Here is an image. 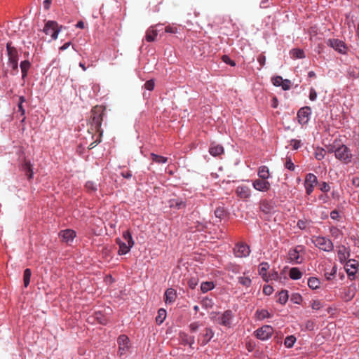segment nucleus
I'll return each mask as SVG.
<instances>
[{"mask_svg":"<svg viewBox=\"0 0 359 359\" xmlns=\"http://www.w3.org/2000/svg\"><path fill=\"white\" fill-rule=\"evenodd\" d=\"M104 109L101 106H95L91 110V116L90 118V127L88 130H91L99 134L97 139L90 144V149L93 148L97 144L101 142V136L103 130L101 128L102 122L103 121Z\"/></svg>","mask_w":359,"mask_h":359,"instance_id":"obj_1","label":"nucleus"},{"mask_svg":"<svg viewBox=\"0 0 359 359\" xmlns=\"http://www.w3.org/2000/svg\"><path fill=\"white\" fill-rule=\"evenodd\" d=\"M123 241L119 238L116 239V243L119 246V250L118 251L119 255H123L127 254L130 250V248L135 244L131 233H130L129 231L123 232Z\"/></svg>","mask_w":359,"mask_h":359,"instance_id":"obj_2","label":"nucleus"},{"mask_svg":"<svg viewBox=\"0 0 359 359\" xmlns=\"http://www.w3.org/2000/svg\"><path fill=\"white\" fill-rule=\"evenodd\" d=\"M62 27V26H60L57 22L53 20H48L46 22L43 29V32L46 35H50L53 40H56Z\"/></svg>","mask_w":359,"mask_h":359,"instance_id":"obj_3","label":"nucleus"},{"mask_svg":"<svg viewBox=\"0 0 359 359\" xmlns=\"http://www.w3.org/2000/svg\"><path fill=\"white\" fill-rule=\"evenodd\" d=\"M335 157L344 163H348L352 160V154L346 145H341L334 150Z\"/></svg>","mask_w":359,"mask_h":359,"instance_id":"obj_4","label":"nucleus"},{"mask_svg":"<svg viewBox=\"0 0 359 359\" xmlns=\"http://www.w3.org/2000/svg\"><path fill=\"white\" fill-rule=\"evenodd\" d=\"M316 247L325 252H332L334 249L333 243L329 238L323 236H316L313 239Z\"/></svg>","mask_w":359,"mask_h":359,"instance_id":"obj_5","label":"nucleus"},{"mask_svg":"<svg viewBox=\"0 0 359 359\" xmlns=\"http://www.w3.org/2000/svg\"><path fill=\"white\" fill-rule=\"evenodd\" d=\"M250 253V249L249 245L243 242L236 243L233 248V254L236 257H246Z\"/></svg>","mask_w":359,"mask_h":359,"instance_id":"obj_6","label":"nucleus"},{"mask_svg":"<svg viewBox=\"0 0 359 359\" xmlns=\"http://www.w3.org/2000/svg\"><path fill=\"white\" fill-rule=\"evenodd\" d=\"M304 246L297 245L294 249H291L288 252V258L290 262H294V264H300L303 261L302 257L300 255V252L304 251Z\"/></svg>","mask_w":359,"mask_h":359,"instance_id":"obj_7","label":"nucleus"},{"mask_svg":"<svg viewBox=\"0 0 359 359\" xmlns=\"http://www.w3.org/2000/svg\"><path fill=\"white\" fill-rule=\"evenodd\" d=\"M317 177L313 173H309L306 175L304 181V187L306 189V193L308 195H310L313 192L315 186L317 184Z\"/></svg>","mask_w":359,"mask_h":359,"instance_id":"obj_8","label":"nucleus"},{"mask_svg":"<svg viewBox=\"0 0 359 359\" xmlns=\"http://www.w3.org/2000/svg\"><path fill=\"white\" fill-rule=\"evenodd\" d=\"M273 332V329L271 326L264 325L256 330L255 335L261 340H266L271 337Z\"/></svg>","mask_w":359,"mask_h":359,"instance_id":"obj_9","label":"nucleus"},{"mask_svg":"<svg viewBox=\"0 0 359 359\" xmlns=\"http://www.w3.org/2000/svg\"><path fill=\"white\" fill-rule=\"evenodd\" d=\"M327 44L332 48H333L336 51L339 52L341 54H345L347 50V47L345 43L339 39H329L327 42Z\"/></svg>","mask_w":359,"mask_h":359,"instance_id":"obj_10","label":"nucleus"},{"mask_svg":"<svg viewBox=\"0 0 359 359\" xmlns=\"http://www.w3.org/2000/svg\"><path fill=\"white\" fill-rule=\"evenodd\" d=\"M356 291V286L355 285L353 284L349 287L344 288L341 297L345 302H349L354 298Z\"/></svg>","mask_w":359,"mask_h":359,"instance_id":"obj_11","label":"nucleus"},{"mask_svg":"<svg viewBox=\"0 0 359 359\" xmlns=\"http://www.w3.org/2000/svg\"><path fill=\"white\" fill-rule=\"evenodd\" d=\"M252 186L256 190L263 192L269 191L271 188V184L266 180L260 178L255 180Z\"/></svg>","mask_w":359,"mask_h":359,"instance_id":"obj_12","label":"nucleus"},{"mask_svg":"<svg viewBox=\"0 0 359 359\" xmlns=\"http://www.w3.org/2000/svg\"><path fill=\"white\" fill-rule=\"evenodd\" d=\"M311 113V109L309 107H302L297 113L299 122L301 124L306 123L309 120V116Z\"/></svg>","mask_w":359,"mask_h":359,"instance_id":"obj_13","label":"nucleus"},{"mask_svg":"<svg viewBox=\"0 0 359 359\" xmlns=\"http://www.w3.org/2000/svg\"><path fill=\"white\" fill-rule=\"evenodd\" d=\"M204 332H205L201 336V339L198 340L201 346L206 345L214 336V332L211 328L207 327L205 329Z\"/></svg>","mask_w":359,"mask_h":359,"instance_id":"obj_14","label":"nucleus"},{"mask_svg":"<svg viewBox=\"0 0 359 359\" xmlns=\"http://www.w3.org/2000/svg\"><path fill=\"white\" fill-rule=\"evenodd\" d=\"M358 263L354 259H349L345 264V269L348 276H354Z\"/></svg>","mask_w":359,"mask_h":359,"instance_id":"obj_15","label":"nucleus"},{"mask_svg":"<svg viewBox=\"0 0 359 359\" xmlns=\"http://www.w3.org/2000/svg\"><path fill=\"white\" fill-rule=\"evenodd\" d=\"M233 316L232 312L230 310H227L223 313V314L218 318V323L224 326H229L230 325V320Z\"/></svg>","mask_w":359,"mask_h":359,"instance_id":"obj_16","label":"nucleus"},{"mask_svg":"<svg viewBox=\"0 0 359 359\" xmlns=\"http://www.w3.org/2000/svg\"><path fill=\"white\" fill-rule=\"evenodd\" d=\"M59 235L62 238L64 241L69 243L76 236V232L72 229H65L61 231Z\"/></svg>","mask_w":359,"mask_h":359,"instance_id":"obj_17","label":"nucleus"},{"mask_svg":"<svg viewBox=\"0 0 359 359\" xmlns=\"http://www.w3.org/2000/svg\"><path fill=\"white\" fill-rule=\"evenodd\" d=\"M177 297L176 291L172 288H168L164 294V300L165 304L173 303Z\"/></svg>","mask_w":359,"mask_h":359,"instance_id":"obj_18","label":"nucleus"},{"mask_svg":"<svg viewBox=\"0 0 359 359\" xmlns=\"http://www.w3.org/2000/svg\"><path fill=\"white\" fill-rule=\"evenodd\" d=\"M6 49L8 52L9 62L18 60V51L15 48L11 46V42L7 43Z\"/></svg>","mask_w":359,"mask_h":359,"instance_id":"obj_19","label":"nucleus"},{"mask_svg":"<svg viewBox=\"0 0 359 359\" xmlns=\"http://www.w3.org/2000/svg\"><path fill=\"white\" fill-rule=\"evenodd\" d=\"M169 206L171 208L182 209L186 207V203L181 198H173L169 201Z\"/></svg>","mask_w":359,"mask_h":359,"instance_id":"obj_20","label":"nucleus"},{"mask_svg":"<svg viewBox=\"0 0 359 359\" xmlns=\"http://www.w3.org/2000/svg\"><path fill=\"white\" fill-rule=\"evenodd\" d=\"M337 255L339 260L340 262L343 263L346 262L349 257V252L347 250V248L345 246L341 245L339 247Z\"/></svg>","mask_w":359,"mask_h":359,"instance_id":"obj_21","label":"nucleus"},{"mask_svg":"<svg viewBox=\"0 0 359 359\" xmlns=\"http://www.w3.org/2000/svg\"><path fill=\"white\" fill-rule=\"evenodd\" d=\"M210 154L213 156H217L224 153V148L222 145L212 144L209 149Z\"/></svg>","mask_w":359,"mask_h":359,"instance_id":"obj_22","label":"nucleus"},{"mask_svg":"<svg viewBox=\"0 0 359 359\" xmlns=\"http://www.w3.org/2000/svg\"><path fill=\"white\" fill-rule=\"evenodd\" d=\"M257 175L260 179H269L270 177V173L268 167L265 165L260 166L258 169Z\"/></svg>","mask_w":359,"mask_h":359,"instance_id":"obj_23","label":"nucleus"},{"mask_svg":"<svg viewBox=\"0 0 359 359\" xmlns=\"http://www.w3.org/2000/svg\"><path fill=\"white\" fill-rule=\"evenodd\" d=\"M22 170L25 172L26 176L29 180L32 179L33 177V170L32 168V164L29 161H25L22 165Z\"/></svg>","mask_w":359,"mask_h":359,"instance_id":"obj_24","label":"nucleus"},{"mask_svg":"<svg viewBox=\"0 0 359 359\" xmlns=\"http://www.w3.org/2000/svg\"><path fill=\"white\" fill-rule=\"evenodd\" d=\"M269 267V265L266 262H262L260 264L259 266V273L262 277V278L268 281V278H266V271Z\"/></svg>","mask_w":359,"mask_h":359,"instance_id":"obj_25","label":"nucleus"},{"mask_svg":"<svg viewBox=\"0 0 359 359\" xmlns=\"http://www.w3.org/2000/svg\"><path fill=\"white\" fill-rule=\"evenodd\" d=\"M236 194L242 198H247L250 196V192L247 187H238L236 189Z\"/></svg>","mask_w":359,"mask_h":359,"instance_id":"obj_26","label":"nucleus"},{"mask_svg":"<svg viewBox=\"0 0 359 359\" xmlns=\"http://www.w3.org/2000/svg\"><path fill=\"white\" fill-rule=\"evenodd\" d=\"M118 346L129 348L130 339L126 335H121L117 339Z\"/></svg>","mask_w":359,"mask_h":359,"instance_id":"obj_27","label":"nucleus"},{"mask_svg":"<svg viewBox=\"0 0 359 359\" xmlns=\"http://www.w3.org/2000/svg\"><path fill=\"white\" fill-rule=\"evenodd\" d=\"M291 57L293 59H302L305 57V54L303 50L294 48L290 51Z\"/></svg>","mask_w":359,"mask_h":359,"instance_id":"obj_28","label":"nucleus"},{"mask_svg":"<svg viewBox=\"0 0 359 359\" xmlns=\"http://www.w3.org/2000/svg\"><path fill=\"white\" fill-rule=\"evenodd\" d=\"M167 316L166 311L164 309H160L158 311V315L156 317V322L157 324L161 325L163 323Z\"/></svg>","mask_w":359,"mask_h":359,"instance_id":"obj_29","label":"nucleus"},{"mask_svg":"<svg viewBox=\"0 0 359 359\" xmlns=\"http://www.w3.org/2000/svg\"><path fill=\"white\" fill-rule=\"evenodd\" d=\"M157 30L150 28L146 32V40L148 42L154 41L155 40V38L157 36Z\"/></svg>","mask_w":359,"mask_h":359,"instance_id":"obj_30","label":"nucleus"},{"mask_svg":"<svg viewBox=\"0 0 359 359\" xmlns=\"http://www.w3.org/2000/svg\"><path fill=\"white\" fill-rule=\"evenodd\" d=\"M288 292L287 290H281L278 294L277 302L282 305H284L288 300Z\"/></svg>","mask_w":359,"mask_h":359,"instance_id":"obj_31","label":"nucleus"},{"mask_svg":"<svg viewBox=\"0 0 359 359\" xmlns=\"http://www.w3.org/2000/svg\"><path fill=\"white\" fill-rule=\"evenodd\" d=\"M320 280L315 277H311L308 280V285L311 289L315 290L320 287Z\"/></svg>","mask_w":359,"mask_h":359,"instance_id":"obj_32","label":"nucleus"},{"mask_svg":"<svg viewBox=\"0 0 359 359\" xmlns=\"http://www.w3.org/2000/svg\"><path fill=\"white\" fill-rule=\"evenodd\" d=\"M256 316L259 320H264V318L271 317V313L266 309L257 310Z\"/></svg>","mask_w":359,"mask_h":359,"instance_id":"obj_33","label":"nucleus"},{"mask_svg":"<svg viewBox=\"0 0 359 359\" xmlns=\"http://www.w3.org/2000/svg\"><path fill=\"white\" fill-rule=\"evenodd\" d=\"M289 276L293 280H298L301 278L302 273L297 268H292Z\"/></svg>","mask_w":359,"mask_h":359,"instance_id":"obj_34","label":"nucleus"},{"mask_svg":"<svg viewBox=\"0 0 359 359\" xmlns=\"http://www.w3.org/2000/svg\"><path fill=\"white\" fill-rule=\"evenodd\" d=\"M20 67L22 71V78H25L27 76V72L30 67V62L27 60L22 61L20 63Z\"/></svg>","mask_w":359,"mask_h":359,"instance_id":"obj_35","label":"nucleus"},{"mask_svg":"<svg viewBox=\"0 0 359 359\" xmlns=\"http://www.w3.org/2000/svg\"><path fill=\"white\" fill-rule=\"evenodd\" d=\"M214 284L212 282H203L201 285V290L203 293H205L214 288Z\"/></svg>","mask_w":359,"mask_h":359,"instance_id":"obj_36","label":"nucleus"},{"mask_svg":"<svg viewBox=\"0 0 359 359\" xmlns=\"http://www.w3.org/2000/svg\"><path fill=\"white\" fill-rule=\"evenodd\" d=\"M151 157L153 161L157 163H165L168 161V158L166 157L158 156L155 154H151Z\"/></svg>","mask_w":359,"mask_h":359,"instance_id":"obj_37","label":"nucleus"},{"mask_svg":"<svg viewBox=\"0 0 359 359\" xmlns=\"http://www.w3.org/2000/svg\"><path fill=\"white\" fill-rule=\"evenodd\" d=\"M31 275H32V272L29 269H26L24 271L23 282H24V286L25 287H27L29 284Z\"/></svg>","mask_w":359,"mask_h":359,"instance_id":"obj_38","label":"nucleus"},{"mask_svg":"<svg viewBox=\"0 0 359 359\" xmlns=\"http://www.w3.org/2000/svg\"><path fill=\"white\" fill-rule=\"evenodd\" d=\"M25 102V98L24 96L19 97V102L18 103V111L20 113L21 116H24L25 115V109L23 107V103Z\"/></svg>","mask_w":359,"mask_h":359,"instance_id":"obj_39","label":"nucleus"},{"mask_svg":"<svg viewBox=\"0 0 359 359\" xmlns=\"http://www.w3.org/2000/svg\"><path fill=\"white\" fill-rule=\"evenodd\" d=\"M296 341V337L293 335L287 336L285 339L284 345L287 348H292Z\"/></svg>","mask_w":359,"mask_h":359,"instance_id":"obj_40","label":"nucleus"},{"mask_svg":"<svg viewBox=\"0 0 359 359\" xmlns=\"http://www.w3.org/2000/svg\"><path fill=\"white\" fill-rule=\"evenodd\" d=\"M238 279V283L246 287H249L251 285L252 280L249 277L240 276Z\"/></svg>","mask_w":359,"mask_h":359,"instance_id":"obj_41","label":"nucleus"},{"mask_svg":"<svg viewBox=\"0 0 359 359\" xmlns=\"http://www.w3.org/2000/svg\"><path fill=\"white\" fill-rule=\"evenodd\" d=\"M325 153L326 151L324 149L318 147L314 152V156L317 160L320 161L324 158Z\"/></svg>","mask_w":359,"mask_h":359,"instance_id":"obj_42","label":"nucleus"},{"mask_svg":"<svg viewBox=\"0 0 359 359\" xmlns=\"http://www.w3.org/2000/svg\"><path fill=\"white\" fill-rule=\"evenodd\" d=\"M85 187H86V190L90 193L95 192L97 189V184L91 181L87 182L86 183Z\"/></svg>","mask_w":359,"mask_h":359,"instance_id":"obj_43","label":"nucleus"},{"mask_svg":"<svg viewBox=\"0 0 359 359\" xmlns=\"http://www.w3.org/2000/svg\"><path fill=\"white\" fill-rule=\"evenodd\" d=\"M330 232L331 236L334 238H337L341 235V231L338 228L334 226L330 228Z\"/></svg>","mask_w":359,"mask_h":359,"instance_id":"obj_44","label":"nucleus"},{"mask_svg":"<svg viewBox=\"0 0 359 359\" xmlns=\"http://www.w3.org/2000/svg\"><path fill=\"white\" fill-rule=\"evenodd\" d=\"M285 167L290 171H293L294 170L295 166H294V163H292L291 158H290V157L286 158V161L285 163Z\"/></svg>","mask_w":359,"mask_h":359,"instance_id":"obj_45","label":"nucleus"},{"mask_svg":"<svg viewBox=\"0 0 359 359\" xmlns=\"http://www.w3.org/2000/svg\"><path fill=\"white\" fill-rule=\"evenodd\" d=\"M260 209L264 213H269L271 211V205L269 203L264 201L260 204Z\"/></svg>","mask_w":359,"mask_h":359,"instance_id":"obj_46","label":"nucleus"},{"mask_svg":"<svg viewBox=\"0 0 359 359\" xmlns=\"http://www.w3.org/2000/svg\"><path fill=\"white\" fill-rule=\"evenodd\" d=\"M215 215L218 218H222L225 215V210L222 207H218L215 210Z\"/></svg>","mask_w":359,"mask_h":359,"instance_id":"obj_47","label":"nucleus"},{"mask_svg":"<svg viewBox=\"0 0 359 359\" xmlns=\"http://www.w3.org/2000/svg\"><path fill=\"white\" fill-rule=\"evenodd\" d=\"M283 78L280 76H276L272 79L273 84L276 86H281L283 83Z\"/></svg>","mask_w":359,"mask_h":359,"instance_id":"obj_48","label":"nucleus"},{"mask_svg":"<svg viewBox=\"0 0 359 359\" xmlns=\"http://www.w3.org/2000/svg\"><path fill=\"white\" fill-rule=\"evenodd\" d=\"M311 306L314 310H318L323 307V304L319 300H313L311 304Z\"/></svg>","mask_w":359,"mask_h":359,"instance_id":"obj_49","label":"nucleus"},{"mask_svg":"<svg viewBox=\"0 0 359 359\" xmlns=\"http://www.w3.org/2000/svg\"><path fill=\"white\" fill-rule=\"evenodd\" d=\"M319 188L323 192H328L330 190V185L325 182L319 184Z\"/></svg>","mask_w":359,"mask_h":359,"instance_id":"obj_50","label":"nucleus"},{"mask_svg":"<svg viewBox=\"0 0 359 359\" xmlns=\"http://www.w3.org/2000/svg\"><path fill=\"white\" fill-rule=\"evenodd\" d=\"M273 288L272 286L269 285L264 286L263 292L264 294L270 295L273 293Z\"/></svg>","mask_w":359,"mask_h":359,"instance_id":"obj_51","label":"nucleus"},{"mask_svg":"<svg viewBox=\"0 0 359 359\" xmlns=\"http://www.w3.org/2000/svg\"><path fill=\"white\" fill-rule=\"evenodd\" d=\"M283 90H287L291 87V81L288 79L283 80V83L281 85Z\"/></svg>","mask_w":359,"mask_h":359,"instance_id":"obj_52","label":"nucleus"},{"mask_svg":"<svg viewBox=\"0 0 359 359\" xmlns=\"http://www.w3.org/2000/svg\"><path fill=\"white\" fill-rule=\"evenodd\" d=\"M190 336H189L186 333H181L180 334V339H181V341H182V344H184V345H187L189 342V339Z\"/></svg>","mask_w":359,"mask_h":359,"instance_id":"obj_53","label":"nucleus"},{"mask_svg":"<svg viewBox=\"0 0 359 359\" xmlns=\"http://www.w3.org/2000/svg\"><path fill=\"white\" fill-rule=\"evenodd\" d=\"M155 83L154 80H149L144 83V87L149 90H152L154 88Z\"/></svg>","mask_w":359,"mask_h":359,"instance_id":"obj_54","label":"nucleus"},{"mask_svg":"<svg viewBox=\"0 0 359 359\" xmlns=\"http://www.w3.org/2000/svg\"><path fill=\"white\" fill-rule=\"evenodd\" d=\"M292 301L295 303V304H301V302H302V297L300 294H295L294 295H292Z\"/></svg>","mask_w":359,"mask_h":359,"instance_id":"obj_55","label":"nucleus"},{"mask_svg":"<svg viewBox=\"0 0 359 359\" xmlns=\"http://www.w3.org/2000/svg\"><path fill=\"white\" fill-rule=\"evenodd\" d=\"M297 226L300 229H305L306 228V226H307V220L299 219V220L297 222Z\"/></svg>","mask_w":359,"mask_h":359,"instance_id":"obj_56","label":"nucleus"},{"mask_svg":"<svg viewBox=\"0 0 359 359\" xmlns=\"http://www.w3.org/2000/svg\"><path fill=\"white\" fill-rule=\"evenodd\" d=\"M222 60L223 62H224L226 64H228L232 67L235 66L236 65V63L231 60L229 56L227 55H223L222 56Z\"/></svg>","mask_w":359,"mask_h":359,"instance_id":"obj_57","label":"nucleus"},{"mask_svg":"<svg viewBox=\"0 0 359 359\" xmlns=\"http://www.w3.org/2000/svg\"><path fill=\"white\" fill-rule=\"evenodd\" d=\"M330 217L334 220H339L340 215L337 210H332L330 213Z\"/></svg>","mask_w":359,"mask_h":359,"instance_id":"obj_58","label":"nucleus"},{"mask_svg":"<svg viewBox=\"0 0 359 359\" xmlns=\"http://www.w3.org/2000/svg\"><path fill=\"white\" fill-rule=\"evenodd\" d=\"M198 284V280L196 278H191L188 281L189 287L191 289H194Z\"/></svg>","mask_w":359,"mask_h":359,"instance_id":"obj_59","label":"nucleus"},{"mask_svg":"<svg viewBox=\"0 0 359 359\" xmlns=\"http://www.w3.org/2000/svg\"><path fill=\"white\" fill-rule=\"evenodd\" d=\"M291 144L294 149H297L301 147V141L298 140H292Z\"/></svg>","mask_w":359,"mask_h":359,"instance_id":"obj_60","label":"nucleus"},{"mask_svg":"<svg viewBox=\"0 0 359 359\" xmlns=\"http://www.w3.org/2000/svg\"><path fill=\"white\" fill-rule=\"evenodd\" d=\"M257 61L259 65L263 67L266 62V57L263 54H261L258 56Z\"/></svg>","mask_w":359,"mask_h":359,"instance_id":"obj_61","label":"nucleus"},{"mask_svg":"<svg viewBox=\"0 0 359 359\" xmlns=\"http://www.w3.org/2000/svg\"><path fill=\"white\" fill-rule=\"evenodd\" d=\"M317 97V93L313 88L310 89L309 93V99L312 101H314Z\"/></svg>","mask_w":359,"mask_h":359,"instance_id":"obj_62","label":"nucleus"},{"mask_svg":"<svg viewBox=\"0 0 359 359\" xmlns=\"http://www.w3.org/2000/svg\"><path fill=\"white\" fill-rule=\"evenodd\" d=\"M189 327L191 332H196L198 329L199 325L196 322L192 323L190 324Z\"/></svg>","mask_w":359,"mask_h":359,"instance_id":"obj_63","label":"nucleus"},{"mask_svg":"<svg viewBox=\"0 0 359 359\" xmlns=\"http://www.w3.org/2000/svg\"><path fill=\"white\" fill-rule=\"evenodd\" d=\"M352 184L356 187H359V177H355L352 179Z\"/></svg>","mask_w":359,"mask_h":359,"instance_id":"obj_64","label":"nucleus"}]
</instances>
